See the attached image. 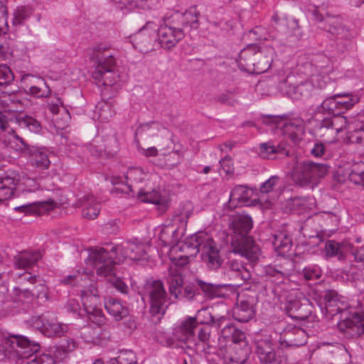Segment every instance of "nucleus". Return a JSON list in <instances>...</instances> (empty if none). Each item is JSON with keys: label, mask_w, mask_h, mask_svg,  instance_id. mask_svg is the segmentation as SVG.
<instances>
[{"label": "nucleus", "mask_w": 364, "mask_h": 364, "mask_svg": "<svg viewBox=\"0 0 364 364\" xmlns=\"http://www.w3.org/2000/svg\"><path fill=\"white\" fill-rule=\"evenodd\" d=\"M39 348L38 343L24 336L11 335L0 345V360L14 364H54V360L48 355H35Z\"/></svg>", "instance_id": "1"}, {"label": "nucleus", "mask_w": 364, "mask_h": 364, "mask_svg": "<svg viewBox=\"0 0 364 364\" xmlns=\"http://www.w3.org/2000/svg\"><path fill=\"white\" fill-rule=\"evenodd\" d=\"M252 223L251 217L247 215L236 214L230 217L228 230L231 239L229 251L255 262L258 259L260 251L252 237L248 236Z\"/></svg>", "instance_id": "2"}, {"label": "nucleus", "mask_w": 364, "mask_h": 364, "mask_svg": "<svg viewBox=\"0 0 364 364\" xmlns=\"http://www.w3.org/2000/svg\"><path fill=\"white\" fill-rule=\"evenodd\" d=\"M199 252L203 262L210 269H217L222 265L223 259L215 242L205 233H198L193 235L189 242L172 247L173 254L183 253L189 259Z\"/></svg>", "instance_id": "3"}, {"label": "nucleus", "mask_w": 364, "mask_h": 364, "mask_svg": "<svg viewBox=\"0 0 364 364\" xmlns=\"http://www.w3.org/2000/svg\"><path fill=\"white\" fill-rule=\"evenodd\" d=\"M199 252L203 262L210 269H217L222 265L223 259L215 242L205 233H198L193 235L189 242L172 247L173 254L183 253L189 259Z\"/></svg>", "instance_id": "4"}, {"label": "nucleus", "mask_w": 364, "mask_h": 364, "mask_svg": "<svg viewBox=\"0 0 364 364\" xmlns=\"http://www.w3.org/2000/svg\"><path fill=\"white\" fill-rule=\"evenodd\" d=\"M90 58L95 63L92 77L99 85L112 86L117 80L116 59L109 45L99 43L92 48Z\"/></svg>", "instance_id": "5"}, {"label": "nucleus", "mask_w": 364, "mask_h": 364, "mask_svg": "<svg viewBox=\"0 0 364 364\" xmlns=\"http://www.w3.org/2000/svg\"><path fill=\"white\" fill-rule=\"evenodd\" d=\"M274 53L272 46L250 44L240 51L237 64L241 70L261 74L270 68Z\"/></svg>", "instance_id": "6"}, {"label": "nucleus", "mask_w": 364, "mask_h": 364, "mask_svg": "<svg viewBox=\"0 0 364 364\" xmlns=\"http://www.w3.org/2000/svg\"><path fill=\"white\" fill-rule=\"evenodd\" d=\"M0 129L9 134L8 141L4 140L6 146L15 144L20 149L28 152L31 148L24 139L17 134V131L28 129L38 133L41 130V124L36 119L29 116L9 117L6 113L0 112Z\"/></svg>", "instance_id": "7"}, {"label": "nucleus", "mask_w": 364, "mask_h": 364, "mask_svg": "<svg viewBox=\"0 0 364 364\" xmlns=\"http://www.w3.org/2000/svg\"><path fill=\"white\" fill-rule=\"evenodd\" d=\"M89 257L97 275L107 278L108 282L122 293L127 292V286L116 277L115 264L117 262L113 259L107 250L103 247L95 248L90 252Z\"/></svg>", "instance_id": "8"}, {"label": "nucleus", "mask_w": 364, "mask_h": 364, "mask_svg": "<svg viewBox=\"0 0 364 364\" xmlns=\"http://www.w3.org/2000/svg\"><path fill=\"white\" fill-rule=\"evenodd\" d=\"M329 168L326 164L315 163L311 160L298 161L292 171V179L301 186H307L324 177Z\"/></svg>", "instance_id": "9"}, {"label": "nucleus", "mask_w": 364, "mask_h": 364, "mask_svg": "<svg viewBox=\"0 0 364 364\" xmlns=\"http://www.w3.org/2000/svg\"><path fill=\"white\" fill-rule=\"evenodd\" d=\"M25 186L23 191L28 192L38 189V184L35 180L30 178H21L16 171L9 170L0 175V201L10 199L14 195V191L18 186Z\"/></svg>", "instance_id": "10"}, {"label": "nucleus", "mask_w": 364, "mask_h": 364, "mask_svg": "<svg viewBox=\"0 0 364 364\" xmlns=\"http://www.w3.org/2000/svg\"><path fill=\"white\" fill-rule=\"evenodd\" d=\"M321 28L333 36L338 41V48L341 52L348 50L349 41L354 37L353 33L346 26L340 16L327 14L325 18H321Z\"/></svg>", "instance_id": "11"}, {"label": "nucleus", "mask_w": 364, "mask_h": 364, "mask_svg": "<svg viewBox=\"0 0 364 364\" xmlns=\"http://www.w3.org/2000/svg\"><path fill=\"white\" fill-rule=\"evenodd\" d=\"M144 292L149 298L150 313L160 318L168 306L166 292L162 282L160 280L148 281L144 287Z\"/></svg>", "instance_id": "12"}, {"label": "nucleus", "mask_w": 364, "mask_h": 364, "mask_svg": "<svg viewBox=\"0 0 364 364\" xmlns=\"http://www.w3.org/2000/svg\"><path fill=\"white\" fill-rule=\"evenodd\" d=\"M146 247L144 244L137 240H129L112 247L108 252L112 255L113 259H117L118 262H124L127 258L139 260L145 258Z\"/></svg>", "instance_id": "13"}, {"label": "nucleus", "mask_w": 364, "mask_h": 364, "mask_svg": "<svg viewBox=\"0 0 364 364\" xmlns=\"http://www.w3.org/2000/svg\"><path fill=\"white\" fill-rule=\"evenodd\" d=\"M201 314L207 316V319L200 321L201 323L212 325L218 328H222L221 336L225 338L230 340L237 328L230 322L229 316L226 309L225 314L222 315H219L216 313L212 314L205 309H201L198 311V316H199Z\"/></svg>", "instance_id": "14"}, {"label": "nucleus", "mask_w": 364, "mask_h": 364, "mask_svg": "<svg viewBox=\"0 0 364 364\" xmlns=\"http://www.w3.org/2000/svg\"><path fill=\"white\" fill-rule=\"evenodd\" d=\"M348 119L346 117L335 114L331 117H326L321 120L317 132L321 137L328 141L333 140L337 134L348 126Z\"/></svg>", "instance_id": "15"}, {"label": "nucleus", "mask_w": 364, "mask_h": 364, "mask_svg": "<svg viewBox=\"0 0 364 364\" xmlns=\"http://www.w3.org/2000/svg\"><path fill=\"white\" fill-rule=\"evenodd\" d=\"M198 321L196 317H189L181 323L174 333L175 338L183 342V348L193 349L196 346L194 331L198 326Z\"/></svg>", "instance_id": "16"}, {"label": "nucleus", "mask_w": 364, "mask_h": 364, "mask_svg": "<svg viewBox=\"0 0 364 364\" xmlns=\"http://www.w3.org/2000/svg\"><path fill=\"white\" fill-rule=\"evenodd\" d=\"M23 87L27 94L37 97H46L50 94V90L43 78L26 75L21 80Z\"/></svg>", "instance_id": "17"}, {"label": "nucleus", "mask_w": 364, "mask_h": 364, "mask_svg": "<svg viewBox=\"0 0 364 364\" xmlns=\"http://www.w3.org/2000/svg\"><path fill=\"white\" fill-rule=\"evenodd\" d=\"M339 330L348 338H357L364 333V314H355L338 323Z\"/></svg>", "instance_id": "18"}, {"label": "nucleus", "mask_w": 364, "mask_h": 364, "mask_svg": "<svg viewBox=\"0 0 364 364\" xmlns=\"http://www.w3.org/2000/svg\"><path fill=\"white\" fill-rule=\"evenodd\" d=\"M155 131L159 132L160 138L156 141L161 151H166L171 148L173 143L170 133L165 129L159 130V125L155 122L146 123L139 126L136 129L137 134H147L149 136H154Z\"/></svg>", "instance_id": "19"}, {"label": "nucleus", "mask_w": 364, "mask_h": 364, "mask_svg": "<svg viewBox=\"0 0 364 364\" xmlns=\"http://www.w3.org/2000/svg\"><path fill=\"white\" fill-rule=\"evenodd\" d=\"M157 35L161 47L166 50L174 47L184 37L182 29L166 25L161 26L158 29Z\"/></svg>", "instance_id": "20"}, {"label": "nucleus", "mask_w": 364, "mask_h": 364, "mask_svg": "<svg viewBox=\"0 0 364 364\" xmlns=\"http://www.w3.org/2000/svg\"><path fill=\"white\" fill-rule=\"evenodd\" d=\"M256 353L261 363L264 364H277L278 358L269 338H262L255 342Z\"/></svg>", "instance_id": "21"}, {"label": "nucleus", "mask_w": 364, "mask_h": 364, "mask_svg": "<svg viewBox=\"0 0 364 364\" xmlns=\"http://www.w3.org/2000/svg\"><path fill=\"white\" fill-rule=\"evenodd\" d=\"M286 310L289 316L296 320H305L311 314V306L307 299L290 300L286 306Z\"/></svg>", "instance_id": "22"}, {"label": "nucleus", "mask_w": 364, "mask_h": 364, "mask_svg": "<svg viewBox=\"0 0 364 364\" xmlns=\"http://www.w3.org/2000/svg\"><path fill=\"white\" fill-rule=\"evenodd\" d=\"M228 268V275L235 281V285H242L244 283L249 282L252 278L250 269L237 260L229 261Z\"/></svg>", "instance_id": "23"}, {"label": "nucleus", "mask_w": 364, "mask_h": 364, "mask_svg": "<svg viewBox=\"0 0 364 364\" xmlns=\"http://www.w3.org/2000/svg\"><path fill=\"white\" fill-rule=\"evenodd\" d=\"M280 342L288 346H301L306 343L305 331L299 327L293 326L285 329L281 335Z\"/></svg>", "instance_id": "24"}, {"label": "nucleus", "mask_w": 364, "mask_h": 364, "mask_svg": "<svg viewBox=\"0 0 364 364\" xmlns=\"http://www.w3.org/2000/svg\"><path fill=\"white\" fill-rule=\"evenodd\" d=\"M77 205L82 207V215L85 218L95 219L100 211V205L92 195H85L79 198Z\"/></svg>", "instance_id": "25"}, {"label": "nucleus", "mask_w": 364, "mask_h": 364, "mask_svg": "<svg viewBox=\"0 0 364 364\" xmlns=\"http://www.w3.org/2000/svg\"><path fill=\"white\" fill-rule=\"evenodd\" d=\"M39 252H21L14 257V265L19 269H28L35 265L41 259Z\"/></svg>", "instance_id": "26"}, {"label": "nucleus", "mask_w": 364, "mask_h": 364, "mask_svg": "<svg viewBox=\"0 0 364 364\" xmlns=\"http://www.w3.org/2000/svg\"><path fill=\"white\" fill-rule=\"evenodd\" d=\"M253 304L248 301H240L233 309L232 316L235 320L241 323H246L255 316Z\"/></svg>", "instance_id": "27"}, {"label": "nucleus", "mask_w": 364, "mask_h": 364, "mask_svg": "<svg viewBox=\"0 0 364 364\" xmlns=\"http://www.w3.org/2000/svg\"><path fill=\"white\" fill-rule=\"evenodd\" d=\"M252 191L244 186H237L231 191L230 196V206L236 208L237 206L247 205L250 202Z\"/></svg>", "instance_id": "28"}, {"label": "nucleus", "mask_w": 364, "mask_h": 364, "mask_svg": "<svg viewBox=\"0 0 364 364\" xmlns=\"http://www.w3.org/2000/svg\"><path fill=\"white\" fill-rule=\"evenodd\" d=\"M272 245L280 254L288 252L292 246V239L289 232L287 230L278 231L273 235Z\"/></svg>", "instance_id": "29"}, {"label": "nucleus", "mask_w": 364, "mask_h": 364, "mask_svg": "<svg viewBox=\"0 0 364 364\" xmlns=\"http://www.w3.org/2000/svg\"><path fill=\"white\" fill-rule=\"evenodd\" d=\"M230 351L223 355L225 364H245L249 358V348L230 346Z\"/></svg>", "instance_id": "30"}, {"label": "nucleus", "mask_w": 364, "mask_h": 364, "mask_svg": "<svg viewBox=\"0 0 364 364\" xmlns=\"http://www.w3.org/2000/svg\"><path fill=\"white\" fill-rule=\"evenodd\" d=\"M305 129L302 120L295 119L287 122L283 127V134L287 135L293 142H298L301 139Z\"/></svg>", "instance_id": "31"}, {"label": "nucleus", "mask_w": 364, "mask_h": 364, "mask_svg": "<svg viewBox=\"0 0 364 364\" xmlns=\"http://www.w3.org/2000/svg\"><path fill=\"white\" fill-rule=\"evenodd\" d=\"M166 280L169 284L170 294L173 295L176 299H178L181 293L183 285V278L179 269L176 267H170Z\"/></svg>", "instance_id": "32"}, {"label": "nucleus", "mask_w": 364, "mask_h": 364, "mask_svg": "<svg viewBox=\"0 0 364 364\" xmlns=\"http://www.w3.org/2000/svg\"><path fill=\"white\" fill-rule=\"evenodd\" d=\"M105 307L107 312L116 320L119 321L129 314L128 309L114 298H108L105 301Z\"/></svg>", "instance_id": "33"}, {"label": "nucleus", "mask_w": 364, "mask_h": 364, "mask_svg": "<svg viewBox=\"0 0 364 364\" xmlns=\"http://www.w3.org/2000/svg\"><path fill=\"white\" fill-rule=\"evenodd\" d=\"M350 243L339 244L333 240L326 243L325 250L328 257L337 256L339 260H344L348 257V250H350Z\"/></svg>", "instance_id": "34"}, {"label": "nucleus", "mask_w": 364, "mask_h": 364, "mask_svg": "<svg viewBox=\"0 0 364 364\" xmlns=\"http://www.w3.org/2000/svg\"><path fill=\"white\" fill-rule=\"evenodd\" d=\"M56 206L55 202L49 199L46 201H40L33 204L21 205L15 208L16 210H22L26 212L34 213L37 215H41L47 211L53 210Z\"/></svg>", "instance_id": "35"}, {"label": "nucleus", "mask_w": 364, "mask_h": 364, "mask_svg": "<svg viewBox=\"0 0 364 364\" xmlns=\"http://www.w3.org/2000/svg\"><path fill=\"white\" fill-rule=\"evenodd\" d=\"M31 155V161L33 166L41 169H47L50 161L47 152L41 149L31 148L28 151Z\"/></svg>", "instance_id": "36"}, {"label": "nucleus", "mask_w": 364, "mask_h": 364, "mask_svg": "<svg viewBox=\"0 0 364 364\" xmlns=\"http://www.w3.org/2000/svg\"><path fill=\"white\" fill-rule=\"evenodd\" d=\"M68 331V326L58 323L56 319L49 315L46 320V327L43 328V334L48 336H62Z\"/></svg>", "instance_id": "37"}, {"label": "nucleus", "mask_w": 364, "mask_h": 364, "mask_svg": "<svg viewBox=\"0 0 364 364\" xmlns=\"http://www.w3.org/2000/svg\"><path fill=\"white\" fill-rule=\"evenodd\" d=\"M180 228L169 224L164 225L159 233V239L164 245H170L178 240L180 236Z\"/></svg>", "instance_id": "38"}, {"label": "nucleus", "mask_w": 364, "mask_h": 364, "mask_svg": "<svg viewBox=\"0 0 364 364\" xmlns=\"http://www.w3.org/2000/svg\"><path fill=\"white\" fill-rule=\"evenodd\" d=\"M313 88V85L309 82H304L297 85H289L287 90V94L294 100H298L302 97L309 95Z\"/></svg>", "instance_id": "39"}, {"label": "nucleus", "mask_w": 364, "mask_h": 364, "mask_svg": "<svg viewBox=\"0 0 364 364\" xmlns=\"http://www.w3.org/2000/svg\"><path fill=\"white\" fill-rule=\"evenodd\" d=\"M139 198L144 202L154 203L166 208L167 200L165 197L161 196L157 191L154 190L151 192H146L141 190L139 192Z\"/></svg>", "instance_id": "40"}, {"label": "nucleus", "mask_w": 364, "mask_h": 364, "mask_svg": "<svg viewBox=\"0 0 364 364\" xmlns=\"http://www.w3.org/2000/svg\"><path fill=\"white\" fill-rule=\"evenodd\" d=\"M16 290L19 291L18 294L20 296H23L26 298H46L47 296L46 287L43 284H39L32 289L27 287H19L16 288Z\"/></svg>", "instance_id": "41"}, {"label": "nucleus", "mask_w": 364, "mask_h": 364, "mask_svg": "<svg viewBox=\"0 0 364 364\" xmlns=\"http://www.w3.org/2000/svg\"><path fill=\"white\" fill-rule=\"evenodd\" d=\"M146 176L147 173L141 168L133 167L128 169L124 179L128 187L131 188L133 184L141 182Z\"/></svg>", "instance_id": "42"}, {"label": "nucleus", "mask_w": 364, "mask_h": 364, "mask_svg": "<svg viewBox=\"0 0 364 364\" xmlns=\"http://www.w3.org/2000/svg\"><path fill=\"white\" fill-rule=\"evenodd\" d=\"M197 285L203 294L210 298L220 296V286L203 282L201 279L196 280Z\"/></svg>", "instance_id": "43"}, {"label": "nucleus", "mask_w": 364, "mask_h": 364, "mask_svg": "<svg viewBox=\"0 0 364 364\" xmlns=\"http://www.w3.org/2000/svg\"><path fill=\"white\" fill-rule=\"evenodd\" d=\"M109 364H137V360L133 351L124 350L117 358L110 359Z\"/></svg>", "instance_id": "44"}, {"label": "nucleus", "mask_w": 364, "mask_h": 364, "mask_svg": "<svg viewBox=\"0 0 364 364\" xmlns=\"http://www.w3.org/2000/svg\"><path fill=\"white\" fill-rule=\"evenodd\" d=\"M363 167V163L355 165L348 173L349 180L355 184L364 186Z\"/></svg>", "instance_id": "45"}, {"label": "nucleus", "mask_w": 364, "mask_h": 364, "mask_svg": "<svg viewBox=\"0 0 364 364\" xmlns=\"http://www.w3.org/2000/svg\"><path fill=\"white\" fill-rule=\"evenodd\" d=\"M85 310L88 315V318L92 323L97 326L102 325L105 321V316L100 309L92 306H87L84 304Z\"/></svg>", "instance_id": "46"}, {"label": "nucleus", "mask_w": 364, "mask_h": 364, "mask_svg": "<svg viewBox=\"0 0 364 364\" xmlns=\"http://www.w3.org/2000/svg\"><path fill=\"white\" fill-rule=\"evenodd\" d=\"M96 108L99 115V119L102 122L107 121L114 114L112 105L107 102H99Z\"/></svg>", "instance_id": "47"}, {"label": "nucleus", "mask_w": 364, "mask_h": 364, "mask_svg": "<svg viewBox=\"0 0 364 364\" xmlns=\"http://www.w3.org/2000/svg\"><path fill=\"white\" fill-rule=\"evenodd\" d=\"M325 300L327 311L331 314H335L340 311V307L337 306L338 299L336 292L329 291L325 296Z\"/></svg>", "instance_id": "48"}, {"label": "nucleus", "mask_w": 364, "mask_h": 364, "mask_svg": "<svg viewBox=\"0 0 364 364\" xmlns=\"http://www.w3.org/2000/svg\"><path fill=\"white\" fill-rule=\"evenodd\" d=\"M188 213H180L173 216L171 223L169 225H174L176 228H180V233L183 234L188 220Z\"/></svg>", "instance_id": "49"}, {"label": "nucleus", "mask_w": 364, "mask_h": 364, "mask_svg": "<svg viewBox=\"0 0 364 364\" xmlns=\"http://www.w3.org/2000/svg\"><path fill=\"white\" fill-rule=\"evenodd\" d=\"M343 96L341 94H336L332 97L326 98L321 105L318 109H322L323 111H326L329 113L333 112L338 110L337 97H341Z\"/></svg>", "instance_id": "50"}, {"label": "nucleus", "mask_w": 364, "mask_h": 364, "mask_svg": "<svg viewBox=\"0 0 364 364\" xmlns=\"http://www.w3.org/2000/svg\"><path fill=\"white\" fill-rule=\"evenodd\" d=\"M14 76L11 69L6 65L0 63V85L10 84Z\"/></svg>", "instance_id": "51"}, {"label": "nucleus", "mask_w": 364, "mask_h": 364, "mask_svg": "<svg viewBox=\"0 0 364 364\" xmlns=\"http://www.w3.org/2000/svg\"><path fill=\"white\" fill-rule=\"evenodd\" d=\"M198 13L196 11H187L183 14V26H189L191 28H198Z\"/></svg>", "instance_id": "52"}, {"label": "nucleus", "mask_w": 364, "mask_h": 364, "mask_svg": "<svg viewBox=\"0 0 364 364\" xmlns=\"http://www.w3.org/2000/svg\"><path fill=\"white\" fill-rule=\"evenodd\" d=\"M170 259L171 260L173 263V267H176L177 269V267H183L184 265L187 264L189 262V259L188 258V256H185L183 253H176L173 254L172 252V248L171 249L170 252Z\"/></svg>", "instance_id": "53"}, {"label": "nucleus", "mask_w": 364, "mask_h": 364, "mask_svg": "<svg viewBox=\"0 0 364 364\" xmlns=\"http://www.w3.org/2000/svg\"><path fill=\"white\" fill-rule=\"evenodd\" d=\"M218 101L230 106H234L238 102L235 93L230 91L220 94L218 97Z\"/></svg>", "instance_id": "54"}, {"label": "nucleus", "mask_w": 364, "mask_h": 364, "mask_svg": "<svg viewBox=\"0 0 364 364\" xmlns=\"http://www.w3.org/2000/svg\"><path fill=\"white\" fill-rule=\"evenodd\" d=\"M279 178L277 176H273L268 180L261 184L260 191L262 193H268L274 191L275 186L278 184Z\"/></svg>", "instance_id": "55"}, {"label": "nucleus", "mask_w": 364, "mask_h": 364, "mask_svg": "<svg viewBox=\"0 0 364 364\" xmlns=\"http://www.w3.org/2000/svg\"><path fill=\"white\" fill-rule=\"evenodd\" d=\"M279 151L275 146L269 142L261 144L259 146V155L264 159L270 158L272 154H276Z\"/></svg>", "instance_id": "56"}, {"label": "nucleus", "mask_w": 364, "mask_h": 364, "mask_svg": "<svg viewBox=\"0 0 364 364\" xmlns=\"http://www.w3.org/2000/svg\"><path fill=\"white\" fill-rule=\"evenodd\" d=\"M31 13L25 6L18 7L14 13L13 22L14 24L20 25L26 19Z\"/></svg>", "instance_id": "57"}, {"label": "nucleus", "mask_w": 364, "mask_h": 364, "mask_svg": "<svg viewBox=\"0 0 364 364\" xmlns=\"http://www.w3.org/2000/svg\"><path fill=\"white\" fill-rule=\"evenodd\" d=\"M157 25L153 21H148L145 26L141 28L137 35L138 36H147L149 37H154L156 31H158Z\"/></svg>", "instance_id": "58"}, {"label": "nucleus", "mask_w": 364, "mask_h": 364, "mask_svg": "<svg viewBox=\"0 0 364 364\" xmlns=\"http://www.w3.org/2000/svg\"><path fill=\"white\" fill-rule=\"evenodd\" d=\"M182 154L177 150L170 154L166 159V166L168 168H173L181 164Z\"/></svg>", "instance_id": "59"}, {"label": "nucleus", "mask_w": 364, "mask_h": 364, "mask_svg": "<svg viewBox=\"0 0 364 364\" xmlns=\"http://www.w3.org/2000/svg\"><path fill=\"white\" fill-rule=\"evenodd\" d=\"M348 139L352 143L364 145V126L351 132L348 135Z\"/></svg>", "instance_id": "60"}, {"label": "nucleus", "mask_w": 364, "mask_h": 364, "mask_svg": "<svg viewBox=\"0 0 364 364\" xmlns=\"http://www.w3.org/2000/svg\"><path fill=\"white\" fill-rule=\"evenodd\" d=\"M49 314L33 316L30 318L29 322L34 328L39 329L43 333V328L46 327V320Z\"/></svg>", "instance_id": "61"}, {"label": "nucleus", "mask_w": 364, "mask_h": 364, "mask_svg": "<svg viewBox=\"0 0 364 364\" xmlns=\"http://www.w3.org/2000/svg\"><path fill=\"white\" fill-rule=\"evenodd\" d=\"M76 346L77 343L73 338H67L60 341L58 348L65 353H69L74 350Z\"/></svg>", "instance_id": "62"}, {"label": "nucleus", "mask_w": 364, "mask_h": 364, "mask_svg": "<svg viewBox=\"0 0 364 364\" xmlns=\"http://www.w3.org/2000/svg\"><path fill=\"white\" fill-rule=\"evenodd\" d=\"M27 282L33 285L37 282V278L36 276H33L30 272L26 271L22 274H19L18 283L20 287H26Z\"/></svg>", "instance_id": "63"}, {"label": "nucleus", "mask_w": 364, "mask_h": 364, "mask_svg": "<svg viewBox=\"0 0 364 364\" xmlns=\"http://www.w3.org/2000/svg\"><path fill=\"white\" fill-rule=\"evenodd\" d=\"M350 250H348V255H353L355 262H361L364 261V247L359 248H355L352 244H350Z\"/></svg>", "instance_id": "64"}]
</instances>
